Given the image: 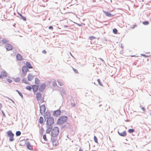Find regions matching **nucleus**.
Instances as JSON below:
<instances>
[{
  "mask_svg": "<svg viewBox=\"0 0 151 151\" xmlns=\"http://www.w3.org/2000/svg\"><path fill=\"white\" fill-rule=\"evenodd\" d=\"M66 121V116H63L59 117L58 119L57 122V124H61Z\"/></svg>",
  "mask_w": 151,
  "mask_h": 151,
  "instance_id": "3",
  "label": "nucleus"
},
{
  "mask_svg": "<svg viewBox=\"0 0 151 151\" xmlns=\"http://www.w3.org/2000/svg\"><path fill=\"white\" fill-rule=\"evenodd\" d=\"M7 134L8 136L9 137V141L10 142L13 141L14 139V134L12 132L11 130H9L7 132Z\"/></svg>",
  "mask_w": 151,
  "mask_h": 151,
  "instance_id": "4",
  "label": "nucleus"
},
{
  "mask_svg": "<svg viewBox=\"0 0 151 151\" xmlns=\"http://www.w3.org/2000/svg\"><path fill=\"white\" fill-rule=\"evenodd\" d=\"M73 69L74 72H75V73H78V70H76V69H75V68H73Z\"/></svg>",
  "mask_w": 151,
  "mask_h": 151,
  "instance_id": "38",
  "label": "nucleus"
},
{
  "mask_svg": "<svg viewBox=\"0 0 151 151\" xmlns=\"http://www.w3.org/2000/svg\"><path fill=\"white\" fill-rule=\"evenodd\" d=\"M142 23L143 24L145 25H147L149 24V22L148 21H145L144 22H143Z\"/></svg>",
  "mask_w": 151,
  "mask_h": 151,
  "instance_id": "34",
  "label": "nucleus"
},
{
  "mask_svg": "<svg viewBox=\"0 0 151 151\" xmlns=\"http://www.w3.org/2000/svg\"><path fill=\"white\" fill-rule=\"evenodd\" d=\"M44 117L45 120L46 119H47L46 121L47 126H52L54 122V118L52 117H46V116H44Z\"/></svg>",
  "mask_w": 151,
  "mask_h": 151,
  "instance_id": "1",
  "label": "nucleus"
},
{
  "mask_svg": "<svg viewBox=\"0 0 151 151\" xmlns=\"http://www.w3.org/2000/svg\"><path fill=\"white\" fill-rule=\"evenodd\" d=\"M106 16L109 17H111L113 16V15L110 12L104 11Z\"/></svg>",
  "mask_w": 151,
  "mask_h": 151,
  "instance_id": "19",
  "label": "nucleus"
},
{
  "mask_svg": "<svg viewBox=\"0 0 151 151\" xmlns=\"http://www.w3.org/2000/svg\"><path fill=\"white\" fill-rule=\"evenodd\" d=\"M118 133L121 136L125 137L127 135V133L125 131H124L121 133L119 131H118Z\"/></svg>",
  "mask_w": 151,
  "mask_h": 151,
  "instance_id": "16",
  "label": "nucleus"
},
{
  "mask_svg": "<svg viewBox=\"0 0 151 151\" xmlns=\"http://www.w3.org/2000/svg\"><path fill=\"white\" fill-rule=\"evenodd\" d=\"M28 69H29V68H27H27H26V73H27V72L29 71V70Z\"/></svg>",
  "mask_w": 151,
  "mask_h": 151,
  "instance_id": "51",
  "label": "nucleus"
},
{
  "mask_svg": "<svg viewBox=\"0 0 151 151\" xmlns=\"http://www.w3.org/2000/svg\"><path fill=\"white\" fill-rule=\"evenodd\" d=\"M67 137L68 138V136L67 135Z\"/></svg>",
  "mask_w": 151,
  "mask_h": 151,
  "instance_id": "63",
  "label": "nucleus"
},
{
  "mask_svg": "<svg viewBox=\"0 0 151 151\" xmlns=\"http://www.w3.org/2000/svg\"><path fill=\"white\" fill-rule=\"evenodd\" d=\"M72 13V12H71V11H67V13Z\"/></svg>",
  "mask_w": 151,
  "mask_h": 151,
  "instance_id": "54",
  "label": "nucleus"
},
{
  "mask_svg": "<svg viewBox=\"0 0 151 151\" xmlns=\"http://www.w3.org/2000/svg\"><path fill=\"white\" fill-rule=\"evenodd\" d=\"M17 14L19 16H20L21 19L22 20H23L24 21H26V20H27L26 18L25 17L23 16L19 12H17Z\"/></svg>",
  "mask_w": 151,
  "mask_h": 151,
  "instance_id": "20",
  "label": "nucleus"
},
{
  "mask_svg": "<svg viewBox=\"0 0 151 151\" xmlns=\"http://www.w3.org/2000/svg\"><path fill=\"white\" fill-rule=\"evenodd\" d=\"M2 107V105L1 104H0V109H1Z\"/></svg>",
  "mask_w": 151,
  "mask_h": 151,
  "instance_id": "56",
  "label": "nucleus"
},
{
  "mask_svg": "<svg viewBox=\"0 0 151 151\" xmlns=\"http://www.w3.org/2000/svg\"><path fill=\"white\" fill-rule=\"evenodd\" d=\"M41 96V94L40 92H37V93L36 98L37 101H39L40 99Z\"/></svg>",
  "mask_w": 151,
  "mask_h": 151,
  "instance_id": "14",
  "label": "nucleus"
},
{
  "mask_svg": "<svg viewBox=\"0 0 151 151\" xmlns=\"http://www.w3.org/2000/svg\"><path fill=\"white\" fill-rule=\"evenodd\" d=\"M93 139H94V142H95L97 143H98L97 139V137H96V136H94V137Z\"/></svg>",
  "mask_w": 151,
  "mask_h": 151,
  "instance_id": "36",
  "label": "nucleus"
},
{
  "mask_svg": "<svg viewBox=\"0 0 151 151\" xmlns=\"http://www.w3.org/2000/svg\"><path fill=\"white\" fill-rule=\"evenodd\" d=\"M40 81L39 79L37 78H35V83L37 85L40 83Z\"/></svg>",
  "mask_w": 151,
  "mask_h": 151,
  "instance_id": "24",
  "label": "nucleus"
},
{
  "mask_svg": "<svg viewBox=\"0 0 151 151\" xmlns=\"http://www.w3.org/2000/svg\"><path fill=\"white\" fill-rule=\"evenodd\" d=\"M27 141L24 140H21L19 142V145L21 146H24L26 145Z\"/></svg>",
  "mask_w": 151,
  "mask_h": 151,
  "instance_id": "12",
  "label": "nucleus"
},
{
  "mask_svg": "<svg viewBox=\"0 0 151 151\" xmlns=\"http://www.w3.org/2000/svg\"><path fill=\"white\" fill-rule=\"evenodd\" d=\"M95 38V37L93 36H91L89 37V39L91 40H93Z\"/></svg>",
  "mask_w": 151,
  "mask_h": 151,
  "instance_id": "40",
  "label": "nucleus"
},
{
  "mask_svg": "<svg viewBox=\"0 0 151 151\" xmlns=\"http://www.w3.org/2000/svg\"><path fill=\"white\" fill-rule=\"evenodd\" d=\"M142 55L143 56L145 57L146 56V55L144 54H142Z\"/></svg>",
  "mask_w": 151,
  "mask_h": 151,
  "instance_id": "60",
  "label": "nucleus"
},
{
  "mask_svg": "<svg viewBox=\"0 0 151 151\" xmlns=\"http://www.w3.org/2000/svg\"><path fill=\"white\" fill-rule=\"evenodd\" d=\"M14 81L16 83L19 82L20 81V78L19 77H17L14 79Z\"/></svg>",
  "mask_w": 151,
  "mask_h": 151,
  "instance_id": "27",
  "label": "nucleus"
},
{
  "mask_svg": "<svg viewBox=\"0 0 151 151\" xmlns=\"http://www.w3.org/2000/svg\"><path fill=\"white\" fill-rule=\"evenodd\" d=\"M26 145L27 146V148L28 150H33L32 146L31 145L29 142L27 141Z\"/></svg>",
  "mask_w": 151,
  "mask_h": 151,
  "instance_id": "10",
  "label": "nucleus"
},
{
  "mask_svg": "<svg viewBox=\"0 0 151 151\" xmlns=\"http://www.w3.org/2000/svg\"><path fill=\"white\" fill-rule=\"evenodd\" d=\"M43 138L45 141H46L47 140V138L46 134H44L43 135Z\"/></svg>",
  "mask_w": 151,
  "mask_h": 151,
  "instance_id": "35",
  "label": "nucleus"
},
{
  "mask_svg": "<svg viewBox=\"0 0 151 151\" xmlns=\"http://www.w3.org/2000/svg\"><path fill=\"white\" fill-rule=\"evenodd\" d=\"M58 84L60 86H62L63 85V84L62 83L60 82H59V81H58Z\"/></svg>",
  "mask_w": 151,
  "mask_h": 151,
  "instance_id": "44",
  "label": "nucleus"
},
{
  "mask_svg": "<svg viewBox=\"0 0 151 151\" xmlns=\"http://www.w3.org/2000/svg\"><path fill=\"white\" fill-rule=\"evenodd\" d=\"M97 81L98 82V83L101 86H103V85L102 84V83H101V81H100V80L99 79H98L97 80Z\"/></svg>",
  "mask_w": 151,
  "mask_h": 151,
  "instance_id": "39",
  "label": "nucleus"
},
{
  "mask_svg": "<svg viewBox=\"0 0 151 151\" xmlns=\"http://www.w3.org/2000/svg\"><path fill=\"white\" fill-rule=\"evenodd\" d=\"M22 83H24L25 84H28L27 81V78H23L22 81Z\"/></svg>",
  "mask_w": 151,
  "mask_h": 151,
  "instance_id": "28",
  "label": "nucleus"
},
{
  "mask_svg": "<svg viewBox=\"0 0 151 151\" xmlns=\"http://www.w3.org/2000/svg\"><path fill=\"white\" fill-rule=\"evenodd\" d=\"M46 110V108L44 105H42L40 106V113L42 114L45 113Z\"/></svg>",
  "mask_w": 151,
  "mask_h": 151,
  "instance_id": "6",
  "label": "nucleus"
},
{
  "mask_svg": "<svg viewBox=\"0 0 151 151\" xmlns=\"http://www.w3.org/2000/svg\"><path fill=\"white\" fill-rule=\"evenodd\" d=\"M3 76L1 74H0V78H3Z\"/></svg>",
  "mask_w": 151,
  "mask_h": 151,
  "instance_id": "53",
  "label": "nucleus"
},
{
  "mask_svg": "<svg viewBox=\"0 0 151 151\" xmlns=\"http://www.w3.org/2000/svg\"><path fill=\"white\" fill-rule=\"evenodd\" d=\"M10 100H11L13 103L14 104H15V103L13 100L12 99H10L9 98H8Z\"/></svg>",
  "mask_w": 151,
  "mask_h": 151,
  "instance_id": "50",
  "label": "nucleus"
},
{
  "mask_svg": "<svg viewBox=\"0 0 151 151\" xmlns=\"http://www.w3.org/2000/svg\"><path fill=\"white\" fill-rule=\"evenodd\" d=\"M32 87L33 91L34 92H35L38 90L39 88V85H33L32 86Z\"/></svg>",
  "mask_w": 151,
  "mask_h": 151,
  "instance_id": "11",
  "label": "nucleus"
},
{
  "mask_svg": "<svg viewBox=\"0 0 151 151\" xmlns=\"http://www.w3.org/2000/svg\"><path fill=\"white\" fill-rule=\"evenodd\" d=\"M43 102H44V98H43L42 99V100H41V102L42 103Z\"/></svg>",
  "mask_w": 151,
  "mask_h": 151,
  "instance_id": "57",
  "label": "nucleus"
},
{
  "mask_svg": "<svg viewBox=\"0 0 151 151\" xmlns=\"http://www.w3.org/2000/svg\"><path fill=\"white\" fill-rule=\"evenodd\" d=\"M44 130L43 128V127H42L41 128V129L40 130V134H43Z\"/></svg>",
  "mask_w": 151,
  "mask_h": 151,
  "instance_id": "37",
  "label": "nucleus"
},
{
  "mask_svg": "<svg viewBox=\"0 0 151 151\" xmlns=\"http://www.w3.org/2000/svg\"><path fill=\"white\" fill-rule=\"evenodd\" d=\"M69 53L70 54L72 57H73V55H72V54H71V52H69Z\"/></svg>",
  "mask_w": 151,
  "mask_h": 151,
  "instance_id": "58",
  "label": "nucleus"
},
{
  "mask_svg": "<svg viewBox=\"0 0 151 151\" xmlns=\"http://www.w3.org/2000/svg\"><path fill=\"white\" fill-rule=\"evenodd\" d=\"M5 48L7 51L11 50L13 49L12 45L9 44H7L5 45Z\"/></svg>",
  "mask_w": 151,
  "mask_h": 151,
  "instance_id": "8",
  "label": "nucleus"
},
{
  "mask_svg": "<svg viewBox=\"0 0 151 151\" xmlns=\"http://www.w3.org/2000/svg\"><path fill=\"white\" fill-rule=\"evenodd\" d=\"M26 66L29 69L32 68L33 67L31 65V63L29 62H26Z\"/></svg>",
  "mask_w": 151,
  "mask_h": 151,
  "instance_id": "15",
  "label": "nucleus"
},
{
  "mask_svg": "<svg viewBox=\"0 0 151 151\" xmlns=\"http://www.w3.org/2000/svg\"><path fill=\"white\" fill-rule=\"evenodd\" d=\"M65 125L63 126H62L61 128H62V129H63V128H65Z\"/></svg>",
  "mask_w": 151,
  "mask_h": 151,
  "instance_id": "52",
  "label": "nucleus"
},
{
  "mask_svg": "<svg viewBox=\"0 0 151 151\" xmlns=\"http://www.w3.org/2000/svg\"><path fill=\"white\" fill-rule=\"evenodd\" d=\"M134 131V129H129L128 130V132L130 133H133Z\"/></svg>",
  "mask_w": 151,
  "mask_h": 151,
  "instance_id": "32",
  "label": "nucleus"
},
{
  "mask_svg": "<svg viewBox=\"0 0 151 151\" xmlns=\"http://www.w3.org/2000/svg\"><path fill=\"white\" fill-rule=\"evenodd\" d=\"M21 132L20 131H17L16 132V135L17 136H19L21 134Z\"/></svg>",
  "mask_w": 151,
  "mask_h": 151,
  "instance_id": "30",
  "label": "nucleus"
},
{
  "mask_svg": "<svg viewBox=\"0 0 151 151\" xmlns=\"http://www.w3.org/2000/svg\"><path fill=\"white\" fill-rule=\"evenodd\" d=\"M134 55H132V57H134Z\"/></svg>",
  "mask_w": 151,
  "mask_h": 151,
  "instance_id": "64",
  "label": "nucleus"
},
{
  "mask_svg": "<svg viewBox=\"0 0 151 151\" xmlns=\"http://www.w3.org/2000/svg\"><path fill=\"white\" fill-rule=\"evenodd\" d=\"M51 141L52 142L53 145H55V146H57L56 140L55 139V138H51Z\"/></svg>",
  "mask_w": 151,
  "mask_h": 151,
  "instance_id": "21",
  "label": "nucleus"
},
{
  "mask_svg": "<svg viewBox=\"0 0 151 151\" xmlns=\"http://www.w3.org/2000/svg\"><path fill=\"white\" fill-rule=\"evenodd\" d=\"M32 87L30 86H27L26 87V89L28 91H30L32 90Z\"/></svg>",
  "mask_w": 151,
  "mask_h": 151,
  "instance_id": "31",
  "label": "nucleus"
},
{
  "mask_svg": "<svg viewBox=\"0 0 151 151\" xmlns=\"http://www.w3.org/2000/svg\"><path fill=\"white\" fill-rule=\"evenodd\" d=\"M52 85L53 86H57V83L56 82H54L53 83Z\"/></svg>",
  "mask_w": 151,
  "mask_h": 151,
  "instance_id": "43",
  "label": "nucleus"
},
{
  "mask_svg": "<svg viewBox=\"0 0 151 151\" xmlns=\"http://www.w3.org/2000/svg\"><path fill=\"white\" fill-rule=\"evenodd\" d=\"M59 132L58 128L57 127H55L52 129L51 133V136L52 137H55L58 135Z\"/></svg>",
  "mask_w": 151,
  "mask_h": 151,
  "instance_id": "2",
  "label": "nucleus"
},
{
  "mask_svg": "<svg viewBox=\"0 0 151 151\" xmlns=\"http://www.w3.org/2000/svg\"><path fill=\"white\" fill-rule=\"evenodd\" d=\"M51 114L50 112H46L45 114V115L44 116H46V117H51Z\"/></svg>",
  "mask_w": 151,
  "mask_h": 151,
  "instance_id": "29",
  "label": "nucleus"
},
{
  "mask_svg": "<svg viewBox=\"0 0 151 151\" xmlns=\"http://www.w3.org/2000/svg\"><path fill=\"white\" fill-rule=\"evenodd\" d=\"M16 91L17 92L19 95L21 96V97L23 99V96L22 93L18 90H16Z\"/></svg>",
  "mask_w": 151,
  "mask_h": 151,
  "instance_id": "23",
  "label": "nucleus"
},
{
  "mask_svg": "<svg viewBox=\"0 0 151 151\" xmlns=\"http://www.w3.org/2000/svg\"><path fill=\"white\" fill-rule=\"evenodd\" d=\"M61 113V112L60 110L58 109L54 111L53 113V115L54 116H58L60 115Z\"/></svg>",
  "mask_w": 151,
  "mask_h": 151,
  "instance_id": "7",
  "label": "nucleus"
},
{
  "mask_svg": "<svg viewBox=\"0 0 151 151\" xmlns=\"http://www.w3.org/2000/svg\"><path fill=\"white\" fill-rule=\"evenodd\" d=\"M45 87L46 84L45 83H43L42 84L40 85L39 88V91L41 92H42L45 88Z\"/></svg>",
  "mask_w": 151,
  "mask_h": 151,
  "instance_id": "9",
  "label": "nucleus"
},
{
  "mask_svg": "<svg viewBox=\"0 0 151 151\" xmlns=\"http://www.w3.org/2000/svg\"><path fill=\"white\" fill-rule=\"evenodd\" d=\"M47 129L46 130V132L47 133H49L52 130V126H47Z\"/></svg>",
  "mask_w": 151,
  "mask_h": 151,
  "instance_id": "13",
  "label": "nucleus"
},
{
  "mask_svg": "<svg viewBox=\"0 0 151 151\" xmlns=\"http://www.w3.org/2000/svg\"><path fill=\"white\" fill-rule=\"evenodd\" d=\"M2 76L6 77L7 76V74L6 71H1V73Z\"/></svg>",
  "mask_w": 151,
  "mask_h": 151,
  "instance_id": "22",
  "label": "nucleus"
},
{
  "mask_svg": "<svg viewBox=\"0 0 151 151\" xmlns=\"http://www.w3.org/2000/svg\"><path fill=\"white\" fill-rule=\"evenodd\" d=\"M148 56L147 55H146V56L145 57H147Z\"/></svg>",
  "mask_w": 151,
  "mask_h": 151,
  "instance_id": "62",
  "label": "nucleus"
},
{
  "mask_svg": "<svg viewBox=\"0 0 151 151\" xmlns=\"http://www.w3.org/2000/svg\"><path fill=\"white\" fill-rule=\"evenodd\" d=\"M71 105L72 107H75L76 105L75 104L73 103H71Z\"/></svg>",
  "mask_w": 151,
  "mask_h": 151,
  "instance_id": "42",
  "label": "nucleus"
},
{
  "mask_svg": "<svg viewBox=\"0 0 151 151\" xmlns=\"http://www.w3.org/2000/svg\"><path fill=\"white\" fill-rule=\"evenodd\" d=\"M2 42L4 44H6L9 42V41L6 38H4L2 40Z\"/></svg>",
  "mask_w": 151,
  "mask_h": 151,
  "instance_id": "26",
  "label": "nucleus"
},
{
  "mask_svg": "<svg viewBox=\"0 0 151 151\" xmlns=\"http://www.w3.org/2000/svg\"><path fill=\"white\" fill-rule=\"evenodd\" d=\"M49 29H53V27L52 26H50L49 27Z\"/></svg>",
  "mask_w": 151,
  "mask_h": 151,
  "instance_id": "48",
  "label": "nucleus"
},
{
  "mask_svg": "<svg viewBox=\"0 0 151 151\" xmlns=\"http://www.w3.org/2000/svg\"><path fill=\"white\" fill-rule=\"evenodd\" d=\"M33 78L34 76L31 75L30 74L28 75L27 77L28 81H31L33 79Z\"/></svg>",
  "mask_w": 151,
  "mask_h": 151,
  "instance_id": "18",
  "label": "nucleus"
},
{
  "mask_svg": "<svg viewBox=\"0 0 151 151\" xmlns=\"http://www.w3.org/2000/svg\"><path fill=\"white\" fill-rule=\"evenodd\" d=\"M99 59H100L102 61L104 62V60L102 59L101 58H99Z\"/></svg>",
  "mask_w": 151,
  "mask_h": 151,
  "instance_id": "59",
  "label": "nucleus"
},
{
  "mask_svg": "<svg viewBox=\"0 0 151 151\" xmlns=\"http://www.w3.org/2000/svg\"><path fill=\"white\" fill-rule=\"evenodd\" d=\"M79 151H83V150L82 149L80 148L79 150Z\"/></svg>",
  "mask_w": 151,
  "mask_h": 151,
  "instance_id": "55",
  "label": "nucleus"
},
{
  "mask_svg": "<svg viewBox=\"0 0 151 151\" xmlns=\"http://www.w3.org/2000/svg\"><path fill=\"white\" fill-rule=\"evenodd\" d=\"M117 30L116 28H114L113 29V32L115 34H117Z\"/></svg>",
  "mask_w": 151,
  "mask_h": 151,
  "instance_id": "33",
  "label": "nucleus"
},
{
  "mask_svg": "<svg viewBox=\"0 0 151 151\" xmlns=\"http://www.w3.org/2000/svg\"><path fill=\"white\" fill-rule=\"evenodd\" d=\"M27 67L25 65L23 66L22 68V74H21V76L22 77H24L26 75V70Z\"/></svg>",
  "mask_w": 151,
  "mask_h": 151,
  "instance_id": "5",
  "label": "nucleus"
},
{
  "mask_svg": "<svg viewBox=\"0 0 151 151\" xmlns=\"http://www.w3.org/2000/svg\"><path fill=\"white\" fill-rule=\"evenodd\" d=\"M1 112L2 113V114H3V116H4L5 117L6 116L5 115V114L4 113V111L3 110H1Z\"/></svg>",
  "mask_w": 151,
  "mask_h": 151,
  "instance_id": "47",
  "label": "nucleus"
},
{
  "mask_svg": "<svg viewBox=\"0 0 151 151\" xmlns=\"http://www.w3.org/2000/svg\"><path fill=\"white\" fill-rule=\"evenodd\" d=\"M43 122V118L42 116H40L39 119V122L40 124H42Z\"/></svg>",
  "mask_w": 151,
  "mask_h": 151,
  "instance_id": "25",
  "label": "nucleus"
},
{
  "mask_svg": "<svg viewBox=\"0 0 151 151\" xmlns=\"http://www.w3.org/2000/svg\"><path fill=\"white\" fill-rule=\"evenodd\" d=\"M42 52L45 54H46L47 52L45 50H44L42 51Z\"/></svg>",
  "mask_w": 151,
  "mask_h": 151,
  "instance_id": "49",
  "label": "nucleus"
},
{
  "mask_svg": "<svg viewBox=\"0 0 151 151\" xmlns=\"http://www.w3.org/2000/svg\"><path fill=\"white\" fill-rule=\"evenodd\" d=\"M6 81L9 83H11L12 82V80L9 79H6Z\"/></svg>",
  "mask_w": 151,
  "mask_h": 151,
  "instance_id": "41",
  "label": "nucleus"
},
{
  "mask_svg": "<svg viewBox=\"0 0 151 151\" xmlns=\"http://www.w3.org/2000/svg\"><path fill=\"white\" fill-rule=\"evenodd\" d=\"M137 25L136 24L134 25L132 27V29H134L135 27H137Z\"/></svg>",
  "mask_w": 151,
  "mask_h": 151,
  "instance_id": "46",
  "label": "nucleus"
},
{
  "mask_svg": "<svg viewBox=\"0 0 151 151\" xmlns=\"http://www.w3.org/2000/svg\"><path fill=\"white\" fill-rule=\"evenodd\" d=\"M61 13H62V14H65L66 13V12H61Z\"/></svg>",
  "mask_w": 151,
  "mask_h": 151,
  "instance_id": "61",
  "label": "nucleus"
},
{
  "mask_svg": "<svg viewBox=\"0 0 151 151\" xmlns=\"http://www.w3.org/2000/svg\"><path fill=\"white\" fill-rule=\"evenodd\" d=\"M16 58L18 60H21L22 59V57L19 54H18L16 55Z\"/></svg>",
  "mask_w": 151,
  "mask_h": 151,
  "instance_id": "17",
  "label": "nucleus"
},
{
  "mask_svg": "<svg viewBox=\"0 0 151 151\" xmlns=\"http://www.w3.org/2000/svg\"><path fill=\"white\" fill-rule=\"evenodd\" d=\"M140 107L141 108V109L143 110V111H145V108L144 107H142L141 106H140Z\"/></svg>",
  "mask_w": 151,
  "mask_h": 151,
  "instance_id": "45",
  "label": "nucleus"
}]
</instances>
